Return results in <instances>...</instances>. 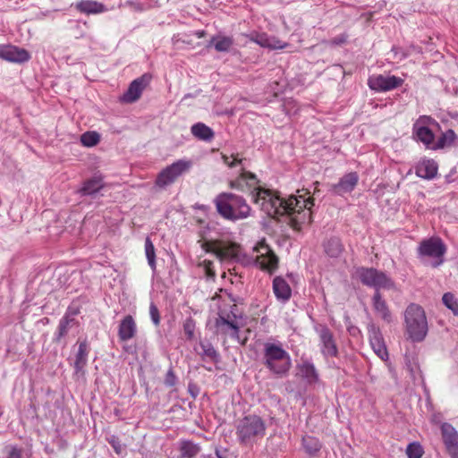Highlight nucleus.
Here are the masks:
<instances>
[{"label": "nucleus", "mask_w": 458, "mask_h": 458, "mask_svg": "<svg viewBox=\"0 0 458 458\" xmlns=\"http://www.w3.org/2000/svg\"><path fill=\"white\" fill-rule=\"evenodd\" d=\"M252 199L268 216L278 217L287 215L290 224L295 230L311 222V208L314 199L311 197L304 198L302 195L290 196L284 199L270 190L260 186L253 193Z\"/></svg>", "instance_id": "obj_1"}, {"label": "nucleus", "mask_w": 458, "mask_h": 458, "mask_svg": "<svg viewBox=\"0 0 458 458\" xmlns=\"http://www.w3.org/2000/svg\"><path fill=\"white\" fill-rule=\"evenodd\" d=\"M217 212L225 219L236 221L250 215V207L238 195L223 192L215 199Z\"/></svg>", "instance_id": "obj_2"}, {"label": "nucleus", "mask_w": 458, "mask_h": 458, "mask_svg": "<svg viewBox=\"0 0 458 458\" xmlns=\"http://www.w3.org/2000/svg\"><path fill=\"white\" fill-rule=\"evenodd\" d=\"M447 246L438 236L422 240L417 247V258L420 262L432 268L442 266L445 261Z\"/></svg>", "instance_id": "obj_3"}, {"label": "nucleus", "mask_w": 458, "mask_h": 458, "mask_svg": "<svg viewBox=\"0 0 458 458\" xmlns=\"http://www.w3.org/2000/svg\"><path fill=\"white\" fill-rule=\"evenodd\" d=\"M263 364L277 377H284L292 367V360L289 353L280 344L266 343L264 344Z\"/></svg>", "instance_id": "obj_4"}, {"label": "nucleus", "mask_w": 458, "mask_h": 458, "mask_svg": "<svg viewBox=\"0 0 458 458\" xmlns=\"http://www.w3.org/2000/svg\"><path fill=\"white\" fill-rule=\"evenodd\" d=\"M222 160L229 168H240V174L234 179L230 180V187L242 191H250L253 195L259 187V181L256 174L245 170L242 164L243 159L238 154L231 156L222 154Z\"/></svg>", "instance_id": "obj_5"}, {"label": "nucleus", "mask_w": 458, "mask_h": 458, "mask_svg": "<svg viewBox=\"0 0 458 458\" xmlns=\"http://www.w3.org/2000/svg\"><path fill=\"white\" fill-rule=\"evenodd\" d=\"M266 426L257 415H248L236 425V435L241 444L252 445L265 436Z\"/></svg>", "instance_id": "obj_6"}, {"label": "nucleus", "mask_w": 458, "mask_h": 458, "mask_svg": "<svg viewBox=\"0 0 458 458\" xmlns=\"http://www.w3.org/2000/svg\"><path fill=\"white\" fill-rule=\"evenodd\" d=\"M201 248L208 253H212L221 263L231 262L238 259L240 246L236 243L218 240L212 236L204 235Z\"/></svg>", "instance_id": "obj_7"}, {"label": "nucleus", "mask_w": 458, "mask_h": 458, "mask_svg": "<svg viewBox=\"0 0 458 458\" xmlns=\"http://www.w3.org/2000/svg\"><path fill=\"white\" fill-rule=\"evenodd\" d=\"M355 276L363 284L374 288L376 293H378L380 289L394 287V282L386 273L372 267H358L355 271Z\"/></svg>", "instance_id": "obj_8"}, {"label": "nucleus", "mask_w": 458, "mask_h": 458, "mask_svg": "<svg viewBox=\"0 0 458 458\" xmlns=\"http://www.w3.org/2000/svg\"><path fill=\"white\" fill-rule=\"evenodd\" d=\"M192 166L189 159H179L172 165L164 168L157 176L156 185L159 188H165L174 183L178 177L188 172Z\"/></svg>", "instance_id": "obj_9"}, {"label": "nucleus", "mask_w": 458, "mask_h": 458, "mask_svg": "<svg viewBox=\"0 0 458 458\" xmlns=\"http://www.w3.org/2000/svg\"><path fill=\"white\" fill-rule=\"evenodd\" d=\"M438 123L428 115L420 116L413 124V134L426 148L435 149V135L433 130Z\"/></svg>", "instance_id": "obj_10"}, {"label": "nucleus", "mask_w": 458, "mask_h": 458, "mask_svg": "<svg viewBox=\"0 0 458 458\" xmlns=\"http://www.w3.org/2000/svg\"><path fill=\"white\" fill-rule=\"evenodd\" d=\"M252 258L261 269L267 270L269 273L274 272L277 267V257L264 242L258 243V245L254 247Z\"/></svg>", "instance_id": "obj_11"}, {"label": "nucleus", "mask_w": 458, "mask_h": 458, "mask_svg": "<svg viewBox=\"0 0 458 458\" xmlns=\"http://www.w3.org/2000/svg\"><path fill=\"white\" fill-rule=\"evenodd\" d=\"M403 83V80L394 75L373 74L368 80L370 89L377 92H386L394 89Z\"/></svg>", "instance_id": "obj_12"}, {"label": "nucleus", "mask_w": 458, "mask_h": 458, "mask_svg": "<svg viewBox=\"0 0 458 458\" xmlns=\"http://www.w3.org/2000/svg\"><path fill=\"white\" fill-rule=\"evenodd\" d=\"M314 328L319 337L322 354L325 357H336L338 349L333 333L322 324H316Z\"/></svg>", "instance_id": "obj_13"}, {"label": "nucleus", "mask_w": 458, "mask_h": 458, "mask_svg": "<svg viewBox=\"0 0 458 458\" xmlns=\"http://www.w3.org/2000/svg\"><path fill=\"white\" fill-rule=\"evenodd\" d=\"M406 332L412 342H421L428 333L427 317H405Z\"/></svg>", "instance_id": "obj_14"}, {"label": "nucleus", "mask_w": 458, "mask_h": 458, "mask_svg": "<svg viewBox=\"0 0 458 458\" xmlns=\"http://www.w3.org/2000/svg\"><path fill=\"white\" fill-rule=\"evenodd\" d=\"M234 319H230L231 317H217L216 318L215 326L216 327V333L229 335L232 338H235L242 344H245L247 337L241 339L239 329L240 324L236 320L238 317H233ZM242 318V317H239Z\"/></svg>", "instance_id": "obj_15"}, {"label": "nucleus", "mask_w": 458, "mask_h": 458, "mask_svg": "<svg viewBox=\"0 0 458 458\" xmlns=\"http://www.w3.org/2000/svg\"><path fill=\"white\" fill-rule=\"evenodd\" d=\"M245 37L261 47L270 50L284 49L288 46L287 43L280 40L278 38L270 36L265 32L252 31L250 34H246Z\"/></svg>", "instance_id": "obj_16"}, {"label": "nucleus", "mask_w": 458, "mask_h": 458, "mask_svg": "<svg viewBox=\"0 0 458 458\" xmlns=\"http://www.w3.org/2000/svg\"><path fill=\"white\" fill-rule=\"evenodd\" d=\"M0 58L12 63H25L30 59V53L13 45H0Z\"/></svg>", "instance_id": "obj_17"}, {"label": "nucleus", "mask_w": 458, "mask_h": 458, "mask_svg": "<svg viewBox=\"0 0 458 458\" xmlns=\"http://www.w3.org/2000/svg\"><path fill=\"white\" fill-rule=\"evenodd\" d=\"M148 74H144L137 78L130 84L126 92L123 95L122 100L125 103H133L140 98L143 89L146 88L150 81Z\"/></svg>", "instance_id": "obj_18"}, {"label": "nucleus", "mask_w": 458, "mask_h": 458, "mask_svg": "<svg viewBox=\"0 0 458 458\" xmlns=\"http://www.w3.org/2000/svg\"><path fill=\"white\" fill-rule=\"evenodd\" d=\"M368 330L369 342L374 352L377 354L378 357L384 360L385 357L387 356V351L379 327L375 324H370L368 327Z\"/></svg>", "instance_id": "obj_19"}, {"label": "nucleus", "mask_w": 458, "mask_h": 458, "mask_svg": "<svg viewBox=\"0 0 458 458\" xmlns=\"http://www.w3.org/2000/svg\"><path fill=\"white\" fill-rule=\"evenodd\" d=\"M210 307L217 309L216 315H235L237 312V305L233 303L230 295L212 298Z\"/></svg>", "instance_id": "obj_20"}, {"label": "nucleus", "mask_w": 458, "mask_h": 458, "mask_svg": "<svg viewBox=\"0 0 458 458\" xmlns=\"http://www.w3.org/2000/svg\"><path fill=\"white\" fill-rule=\"evenodd\" d=\"M359 182V175L356 172H351L344 174L338 183L332 185V191L335 194L344 195L353 191Z\"/></svg>", "instance_id": "obj_21"}, {"label": "nucleus", "mask_w": 458, "mask_h": 458, "mask_svg": "<svg viewBox=\"0 0 458 458\" xmlns=\"http://www.w3.org/2000/svg\"><path fill=\"white\" fill-rule=\"evenodd\" d=\"M79 323L73 317H64L58 324L54 341L60 343L61 340L68 335L71 332L78 329Z\"/></svg>", "instance_id": "obj_22"}, {"label": "nucleus", "mask_w": 458, "mask_h": 458, "mask_svg": "<svg viewBox=\"0 0 458 458\" xmlns=\"http://www.w3.org/2000/svg\"><path fill=\"white\" fill-rule=\"evenodd\" d=\"M415 173L420 178L433 179L437 174V165L432 159H422L417 164Z\"/></svg>", "instance_id": "obj_23"}, {"label": "nucleus", "mask_w": 458, "mask_h": 458, "mask_svg": "<svg viewBox=\"0 0 458 458\" xmlns=\"http://www.w3.org/2000/svg\"><path fill=\"white\" fill-rule=\"evenodd\" d=\"M137 332V326L132 317H124L118 329V336L122 342H126L133 338Z\"/></svg>", "instance_id": "obj_24"}, {"label": "nucleus", "mask_w": 458, "mask_h": 458, "mask_svg": "<svg viewBox=\"0 0 458 458\" xmlns=\"http://www.w3.org/2000/svg\"><path fill=\"white\" fill-rule=\"evenodd\" d=\"M273 291L277 299L287 301L292 294L288 283L281 276L275 277L273 281Z\"/></svg>", "instance_id": "obj_25"}, {"label": "nucleus", "mask_w": 458, "mask_h": 458, "mask_svg": "<svg viewBox=\"0 0 458 458\" xmlns=\"http://www.w3.org/2000/svg\"><path fill=\"white\" fill-rule=\"evenodd\" d=\"M76 8L86 14L100 13L106 10L103 4L93 0H82L76 4Z\"/></svg>", "instance_id": "obj_26"}, {"label": "nucleus", "mask_w": 458, "mask_h": 458, "mask_svg": "<svg viewBox=\"0 0 458 458\" xmlns=\"http://www.w3.org/2000/svg\"><path fill=\"white\" fill-rule=\"evenodd\" d=\"M88 354V344L84 340L79 344L78 352L74 360V369L76 373L83 372V369L87 364Z\"/></svg>", "instance_id": "obj_27"}, {"label": "nucleus", "mask_w": 458, "mask_h": 458, "mask_svg": "<svg viewBox=\"0 0 458 458\" xmlns=\"http://www.w3.org/2000/svg\"><path fill=\"white\" fill-rule=\"evenodd\" d=\"M233 45V38L229 36L217 35L211 38L208 46H214L217 52H228Z\"/></svg>", "instance_id": "obj_28"}, {"label": "nucleus", "mask_w": 458, "mask_h": 458, "mask_svg": "<svg viewBox=\"0 0 458 458\" xmlns=\"http://www.w3.org/2000/svg\"><path fill=\"white\" fill-rule=\"evenodd\" d=\"M192 135L199 140L209 141L214 137V132L211 128L203 123H197L191 128Z\"/></svg>", "instance_id": "obj_29"}, {"label": "nucleus", "mask_w": 458, "mask_h": 458, "mask_svg": "<svg viewBox=\"0 0 458 458\" xmlns=\"http://www.w3.org/2000/svg\"><path fill=\"white\" fill-rule=\"evenodd\" d=\"M301 376L307 380L309 384L316 383L318 379V375L314 365L309 361H304L299 367Z\"/></svg>", "instance_id": "obj_30"}, {"label": "nucleus", "mask_w": 458, "mask_h": 458, "mask_svg": "<svg viewBox=\"0 0 458 458\" xmlns=\"http://www.w3.org/2000/svg\"><path fill=\"white\" fill-rule=\"evenodd\" d=\"M102 178L100 176H95L84 182L80 192L83 195H92L102 189Z\"/></svg>", "instance_id": "obj_31"}, {"label": "nucleus", "mask_w": 458, "mask_h": 458, "mask_svg": "<svg viewBox=\"0 0 458 458\" xmlns=\"http://www.w3.org/2000/svg\"><path fill=\"white\" fill-rule=\"evenodd\" d=\"M441 433L445 447L458 441V433L449 423H444L441 426Z\"/></svg>", "instance_id": "obj_32"}, {"label": "nucleus", "mask_w": 458, "mask_h": 458, "mask_svg": "<svg viewBox=\"0 0 458 458\" xmlns=\"http://www.w3.org/2000/svg\"><path fill=\"white\" fill-rule=\"evenodd\" d=\"M324 250L328 256L335 258L341 254L343 248L340 240L338 238L334 237L328 239L324 243Z\"/></svg>", "instance_id": "obj_33"}, {"label": "nucleus", "mask_w": 458, "mask_h": 458, "mask_svg": "<svg viewBox=\"0 0 458 458\" xmlns=\"http://www.w3.org/2000/svg\"><path fill=\"white\" fill-rule=\"evenodd\" d=\"M88 302L84 299H77L69 305L65 315H80L88 311Z\"/></svg>", "instance_id": "obj_34"}, {"label": "nucleus", "mask_w": 458, "mask_h": 458, "mask_svg": "<svg viewBox=\"0 0 458 458\" xmlns=\"http://www.w3.org/2000/svg\"><path fill=\"white\" fill-rule=\"evenodd\" d=\"M200 451V447L191 442V441H183L181 445V452L182 456L184 458H193L195 457Z\"/></svg>", "instance_id": "obj_35"}, {"label": "nucleus", "mask_w": 458, "mask_h": 458, "mask_svg": "<svg viewBox=\"0 0 458 458\" xmlns=\"http://www.w3.org/2000/svg\"><path fill=\"white\" fill-rule=\"evenodd\" d=\"M455 138L456 135L453 130L446 131L435 141V149L444 148L445 147L452 145Z\"/></svg>", "instance_id": "obj_36"}, {"label": "nucleus", "mask_w": 458, "mask_h": 458, "mask_svg": "<svg viewBox=\"0 0 458 458\" xmlns=\"http://www.w3.org/2000/svg\"><path fill=\"white\" fill-rule=\"evenodd\" d=\"M145 254L149 267L154 271L156 269L155 247L148 237L145 241Z\"/></svg>", "instance_id": "obj_37"}, {"label": "nucleus", "mask_w": 458, "mask_h": 458, "mask_svg": "<svg viewBox=\"0 0 458 458\" xmlns=\"http://www.w3.org/2000/svg\"><path fill=\"white\" fill-rule=\"evenodd\" d=\"M444 305L454 315H458V301L452 293H446L442 297Z\"/></svg>", "instance_id": "obj_38"}, {"label": "nucleus", "mask_w": 458, "mask_h": 458, "mask_svg": "<svg viewBox=\"0 0 458 458\" xmlns=\"http://www.w3.org/2000/svg\"><path fill=\"white\" fill-rule=\"evenodd\" d=\"M81 141L83 146L93 147L99 141V135L96 131H87L81 136Z\"/></svg>", "instance_id": "obj_39"}, {"label": "nucleus", "mask_w": 458, "mask_h": 458, "mask_svg": "<svg viewBox=\"0 0 458 458\" xmlns=\"http://www.w3.org/2000/svg\"><path fill=\"white\" fill-rule=\"evenodd\" d=\"M423 454L424 451L422 446L417 442L409 444L406 448V454L408 458H421Z\"/></svg>", "instance_id": "obj_40"}, {"label": "nucleus", "mask_w": 458, "mask_h": 458, "mask_svg": "<svg viewBox=\"0 0 458 458\" xmlns=\"http://www.w3.org/2000/svg\"><path fill=\"white\" fill-rule=\"evenodd\" d=\"M199 266L203 267V270L208 279H215L216 271L214 268L213 261L204 259L201 263H199Z\"/></svg>", "instance_id": "obj_41"}, {"label": "nucleus", "mask_w": 458, "mask_h": 458, "mask_svg": "<svg viewBox=\"0 0 458 458\" xmlns=\"http://www.w3.org/2000/svg\"><path fill=\"white\" fill-rule=\"evenodd\" d=\"M106 441L117 454H121L124 451V446L122 445L118 437L111 435L106 437Z\"/></svg>", "instance_id": "obj_42"}, {"label": "nucleus", "mask_w": 458, "mask_h": 458, "mask_svg": "<svg viewBox=\"0 0 458 458\" xmlns=\"http://www.w3.org/2000/svg\"><path fill=\"white\" fill-rule=\"evenodd\" d=\"M373 302L376 311L381 315H386V302L381 299L379 293H375L373 296Z\"/></svg>", "instance_id": "obj_43"}, {"label": "nucleus", "mask_w": 458, "mask_h": 458, "mask_svg": "<svg viewBox=\"0 0 458 458\" xmlns=\"http://www.w3.org/2000/svg\"><path fill=\"white\" fill-rule=\"evenodd\" d=\"M200 347L203 351V355L213 360H216L218 354L210 343H201Z\"/></svg>", "instance_id": "obj_44"}, {"label": "nucleus", "mask_w": 458, "mask_h": 458, "mask_svg": "<svg viewBox=\"0 0 458 458\" xmlns=\"http://www.w3.org/2000/svg\"><path fill=\"white\" fill-rule=\"evenodd\" d=\"M303 445L306 451L310 454L318 451L320 447L318 442L311 437L303 438Z\"/></svg>", "instance_id": "obj_45"}, {"label": "nucleus", "mask_w": 458, "mask_h": 458, "mask_svg": "<svg viewBox=\"0 0 458 458\" xmlns=\"http://www.w3.org/2000/svg\"><path fill=\"white\" fill-rule=\"evenodd\" d=\"M194 329L195 322L190 318L185 321L183 325L184 334L186 335L188 340H191L194 337Z\"/></svg>", "instance_id": "obj_46"}, {"label": "nucleus", "mask_w": 458, "mask_h": 458, "mask_svg": "<svg viewBox=\"0 0 458 458\" xmlns=\"http://www.w3.org/2000/svg\"><path fill=\"white\" fill-rule=\"evenodd\" d=\"M405 315H425V312L420 305L411 304L407 307Z\"/></svg>", "instance_id": "obj_47"}, {"label": "nucleus", "mask_w": 458, "mask_h": 458, "mask_svg": "<svg viewBox=\"0 0 458 458\" xmlns=\"http://www.w3.org/2000/svg\"><path fill=\"white\" fill-rule=\"evenodd\" d=\"M176 382H177V377L174 375L173 369H170L166 372L164 383H165V385L166 386H170L171 387V386H175Z\"/></svg>", "instance_id": "obj_48"}, {"label": "nucleus", "mask_w": 458, "mask_h": 458, "mask_svg": "<svg viewBox=\"0 0 458 458\" xmlns=\"http://www.w3.org/2000/svg\"><path fill=\"white\" fill-rule=\"evenodd\" d=\"M7 458H21V450L15 446L6 448Z\"/></svg>", "instance_id": "obj_49"}, {"label": "nucleus", "mask_w": 458, "mask_h": 458, "mask_svg": "<svg viewBox=\"0 0 458 458\" xmlns=\"http://www.w3.org/2000/svg\"><path fill=\"white\" fill-rule=\"evenodd\" d=\"M452 458H458V441L445 447Z\"/></svg>", "instance_id": "obj_50"}, {"label": "nucleus", "mask_w": 458, "mask_h": 458, "mask_svg": "<svg viewBox=\"0 0 458 458\" xmlns=\"http://www.w3.org/2000/svg\"><path fill=\"white\" fill-rule=\"evenodd\" d=\"M347 37L345 35H339L332 39V44L341 45L346 41Z\"/></svg>", "instance_id": "obj_51"}, {"label": "nucleus", "mask_w": 458, "mask_h": 458, "mask_svg": "<svg viewBox=\"0 0 458 458\" xmlns=\"http://www.w3.org/2000/svg\"><path fill=\"white\" fill-rule=\"evenodd\" d=\"M151 318H152V321H153V323H154L156 326L159 325V323H160V318H161V317H151Z\"/></svg>", "instance_id": "obj_52"}, {"label": "nucleus", "mask_w": 458, "mask_h": 458, "mask_svg": "<svg viewBox=\"0 0 458 458\" xmlns=\"http://www.w3.org/2000/svg\"><path fill=\"white\" fill-rule=\"evenodd\" d=\"M195 35H196L199 38H203V37H204V35H205V31H204V30H198V31H196V32H195Z\"/></svg>", "instance_id": "obj_53"}, {"label": "nucleus", "mask_w": 458, "mask_h": 458, "mask_svg": "<svg viewBox=\"0 0 458 458\" xmlns=\"http://www.w3.org/2000/svg\"><path fill=\"white\" fill-rule=\"evenodd\" d=\"M150 315H157V310L155 306L150 307Z\"/></svg>", "instance_id": "obj_54"}, {"label": "nucleus", "mask_w": 458, "mask_h": 458, "mask_svg": "<svg viewBox=\"0 0 458 458\" xmlns=\"http://www.w3.org/2000/svg\"><path fill=\"white\" fill-rule=\"evenodd\" d=\"M189 390H190V392H191V395H192L193 397H196V395H197V394H194V390H191V387H190V389H189Z\"/></svg>", "instance_id": "obj_55"}, {"label": "nucleus", "mask_w": 458, "mask_h": 458, "mask_svg": "<svg viewBox=\"0 0 458 458\" xmlns=\"http://www.w3.org/2000/svg\"><path fill=\"white\" fill-rule=\"evenodd\" d=\"M216 454L217 458H223V456L220 455L218 451L216 452Z\"/></svg>", "instance_id": "obj_56"}, {"label": "nucleus", "mask_w": 458, "mask_h": 458, "mask_svg": "<svg viewBox=\"0 0 458 458\" xmlns=\"http://www.w3.org/2000/svg\"><path fill=\"white\" fill-rule=\"evenodd\" d=\"M406 56H407V54L403 53V54H402V56H401V59H402V58H405Z\"/></svg>", "instance_id": "obj_57"}]
</instances>
